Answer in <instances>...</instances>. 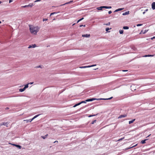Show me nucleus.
Listing matches in <instances>:
<instances>
[{"instance_id": "nucleus-1", "label": "nucleus", "mask_w": 155, "mask_h": 155, "mask_svg": "<svg viewBox=\"0 0 155 155\" xmlns=\"http://www.w3.org/2000/svg\"><path fill=\"white\" fill-rule=\"evenodd\" d=\"M30 30L31 33L36 35L38 32L37 28L32 26H29Z\"/></svg>"}, {"instance_id": "nucleus-2", "label": "nucleus", "mask_w": 155, "mask_h": 155, "mask_svg": "<svg viewBox=\"0 0 155 155\" xmlns=\"http://www.w3.org/2000/svg\"><path fill=\"white\" fill-rule=\"evenodd\" d=\"M34 4L33 3H30L28 5H25L21 6V8H26V7H32L33 5Z\"/></svg>"}, {"instance_id": "nucleus-3", "label": "nucleus", "mask_w": 155, "mask_h": 155, "mask_svg": "<svg viewBox=\"0 0 155 155\" xmlns=\"http://www.w3.org/2000/svg\"><path fill=\"white\" fill-rule=\"evenodd\" d=\"M9 144L12 145L13 146H15L16 147L18 148L19 149H20L21 148V146L18 145H17V144H12V143H9Z\"/></svg>"}, {"instance_id": "nucleus-4", "label": "nucleus", "mask_w": 155, "mask_h": 155, "mask_svg": "<svg viewBox=\"0 0 155 155\" xmlns=\"http://www.w3.org/2000/svg\"><path fill=\"white\" fill-rule=\"evenodd\" d=\"M36 47V45L35 44H33L29 46L28 47V48H34Z\"/></svg>"}, {"instance_id": "nucleus-5", "label": "nucleus", "mask_w": 155, "mask_h": 155, "mask_svg": "<svg viewBox=\"0 0 155 155\" xmlns=\"http://www.w3.org/2000/svg\"><path fill=\"white\" fill-rule=\"evenodd\" d=\"M127 116V115L126 114H123V115H120L119 117L118 118H121L123 117H126Z\"/></svg>"}, {"instance_id": "nucleus-6", "label": "nucleus", "mask_w": 155, "mask_h": 155, "mask_svg": "<svg viewBox=\"0 0 155 155\" xmlns=\"http://www.w3.org/2000/svg\"><path fill=\"white\" fill-rule=\"evenodd\" d=\"M95 98H93L91 99H87L86 100V101L87 102H89V101H93L95 100Z\"/></svg>"}, {"instance_id": "nucleus-7", "label": "nucleus", "mask_w": 155, "mask_h": 155, "mask_svg": "<svg viewBox=\"0 0 155 155\" xmlns=\"http://www.w3.org/2000/svg\"><path fill=\"white\" fill-rule=\"evenodd\" d=\"M90 34H84L82 35L83 37H84L86 38H89L90 37Z\"/></svg>"}, {"instance_id": "nucleus-8", "label": "nucleus", "mask_w": 155, "mask_h": 155, "mask_svg": "<svg viewBox=\"0 0 155 155\" xmlns=\"http://www.w3.org/2000/svg\"><path fill=\"white\" fill-rule=\"evenodd\" d=\"M151 5L152 9L153 10L155 9V4L154 2L152 3Z\"/></svg>"}, {"instance_id": "nucleus-9", "label": "nucleus", "mask_w": 155, "mask_h": 155, "mask_svg": "<svg viewBox=\"0 0 155 155\" xmlns=\"http://www.w3.org/2000/svg\"><path fill=\"white\" fill-rule=\"evenodd\" d=\"M41 114H37L33 118H32L31 120H30L31 121H32L34 119H35V118H36L37 117H38V116H39Z\"/></svg>"}, {"instance_id": "nucleus-10", "label": "nucleus", "mask_w": 155, "mask_h": 155, "mask_svg": "<svg viewBox=\"0 0 155 155\" xmlns=\"http://www.w3.org/2000/svg\"><path fill=\"white\" fill-rule=\"evenodd\" d=\"M103 8H104V6H102L97 8V10H102Z\"/></svg>"}, {"instance_id": "nucleus-11", "label": "nucleus", "mask_w": 155, "mask_h": 155, "mask_svg": "<svg viewBox=\"0 0 155 155\" xmlns=\"http://www.w3.org/2000/svg\"><path fill=\"white\" fill-rule=\"evenodd\" d=\"M2 125L6 126L7 127H8V122H6V123L3 122L2 123Z\"/></svg>"}, {"instance_id": "nucleus-12", "label": "nucleus", "mask_w": 155, "mask_h": 155, "mask_svg": "<svg viewBox=\"0 0 155 155\" xmlns=\"http://www.w3.org/2000/svg\"><path fill=\"white\" fill-rule=\"evenodd\" d=\"M73 0H71V1H70V2H67L64 4H63V5H60V6H62V5H66V4H69L71 2H73Z\"/></svg>"}, {"instance_id": "nucleus-13", "label": "nucleus", "mask_w": 155, "mask_h": 155, "mask_svg": "<svg viewBox=\"0 0 155 155\" xmlns=\"http://www.w3.org/2000/svg\"><path fill=\"white\" fill-rule=\"evenodd\" d=\"M129 14V11H127V12H124L123 13L122 15H128Z\"/></svg>"}, {"instance_id": "nucleus-14", "label": "nucleus", "mask_w": 155, "mask_h": 155, "mask_svg": "<svg viewBox=\"0 0 155 155\" xmlns=\"http://www.w3.org/2000/svg\"><path fill=\"white\" fill-rule=\"evenodd\" d=\"M124 9V8H118L115 11H114V12H118L119 11H121L123 9Z\"/></svg>"}, {"instance_id": "nucleus-15", "label": "nucleus", "mask_w": 155, "mask_h": 155, "mask_svg": "<svg viewBox=\"0 0 155 155\" xmlns=\"http://www.w3.org/2000/svg\"><path fill=\"white\" fill-rule=\"evenodd\" d=\"M148 30H145L144 31V32H143V31H141V32H140V34H145L146 33V32Z\"/></svg>"}, {"instance_id": "nucleus-16", "label": "nucleus", "mask_w": 155, "mask_h": 155, "mask_svg": "<svg viewBox=\"0 0 155 155\" xmlns=\"http://www.w3.org/2000/svg\"><path fill=\"white\" fill-rule=\"evenodd\" d=\"M154 56V55H151V54H148L145 55L144 56V57H153Z\"/></svg>"}, {"instance_id": "nucleus-17", "label": "nucleus", "mask_w": 155, "mask_h": 155, "mask_svg": "<svg viewBox=\"0 0 155 155\" xmlns=\"http://www.w3.org/2000/svg\"><path fill=\"white\" fill-rule=\"evenodd\" d=\"M25 89L24 87L23 88H21V89H19V91L20 92H22L24 91L25 90Z\"/></svg>"}, {"instance_id": "nucleus-18", "label": "nucleus", "mask_w": 155, "mask_h": 155, "mask_svg": "<svg viewBox=\"0 0 155 155\" xmlns=\"http://www.w3.org/2000/svg\"><path fill=\"white\" fill-rule=\"evenodd\" d=\"M135 119H134L131 120H130L129 121V124H130L132 123H133L135 120Z\"/></svg>"}, {"instance_id": "nucleus-19", "label": "nucleus", "mask_w": 155, "mask_h": 155, "mask_svg": "<svg viewBox=\"0 0 155 155\" xmlns=\"http://www.w3.org/2000/svg\"><path fill=\"white\" fill-rule=\"evenodd\" d=\"M147 139H145L143 140H142L141 141V143L142 144H144L146 142L145 141L147 140Z\"/></svg>"}, {"instance_id": "nucleus-20", "label": "nucleus", "mask_w": 155, "mask_h": 155, "mask_svg": "<svg viewBox=\"0 0 155 155\" xmlns=\"http://www.w3.org/2000/svg\"><path fill=\"white\" fill-rule=\"evenodd\" d=\"M59 12H53V13H51V14H50V16H51L52 15H53L54 14H57V13H59Z\"/></svg>"}, {"instance_id": "nucleus-21", "label": "nucleus", "mask_w": 155, "mask_h": 155, "mask_svg": "<svg viewBox=\"0 0 155 155\" xmlns=\"http://www.w3.org/2000/svg\"><path fill=\"white\" fill-rule=\"evenodd\" d=\"M123 28L124 29H129V27L127 26H125L123 27Z\"/></svg>"}, {"instance_id": "nucleus-22", "label": "nucleus", "mask_w": 155, "mask_h": 155, "mask_svg": "<svg viewBox=\"0 0 155 155\" xmlns=\"http://www.w3.org/2000/svg\"><path fill=\"white\" fill-rule=\"evenodd\" d=\"M28 84H26L25 85V87H24V88L26 89V88H28Z\"/></svg>"}, {"instance_id": "nucleus-23", "label": "nucleus", "mask_w": 155, "mask_h": 155, "mask_svg": "<svg viewBox=\"0 0 155 155\" xmlns=\"http://www.w3.org/2000/svg\"><path fill=\"white\" fill-rule=\"evenodd\" d=\"M111 6H104V8L106 9H108V8H111Z\"/></svg>"}, {"instance_id": "nucleus-24", "label": "nucleus", "mask_w": 155, "mask_h": 155, "mask_svg": "<svg viewBox=\"0 0 155 155\" xmlns=\"http://www.w3.org/2000/svg\"><path fill=\"white\" fill-rule=\"evenodd\" d=\"M80 103H78L77 104H76L74 105V106L73 107H75L78 106L80 105Z\"/></svg>"}, {"instance_id": "nucleus-25", "label": "nucleus", "mask_w": 155, "mask_h": 155, "mask_svg": "<svg viewBox=\"0 0 155 155\" xmlns=\"http://www.w3.org/2000/svg\"><path fill=\"white\" fill-rule=\"evenodd\" d=\"M84 19V18H81L80 19H79L77 22V23H78L80 21H81L82 20H83V19Z\"/></svg>"}, {"instance_id": "nucleus-26", "label": "nucleus", "mask_w": 155, "mask_h": 155, "mask_svg": "<svg viewBox=\"0 0 155 155\" xmlns=\"http://www.w3.org/2000/svg\"><path fill=\"white\" fill-rule=\"evenodd\" d=\"M80 68H89V66H82V67H81Z\"/></svg>"}, {"instance_id": "nucleus-27", "label": "nucleus", "mask_w": 155, "mask_h": 155, "mask_svg": "<svg viewBox=\"0 0 155 155\" xmlns=\"http://www.w3.org/2000/svg\"><path fill=\"white\" fill-rule=\"evenodd\" d=\"M123 30H120L119 31V32L120 34H123Z\"/></svg>"}, {"instance_id": "nucleus-28", "label": "nucleus", "mask_w": 155, "mask_h": 155, "mask_svg": "<svg viewBox=\"0 0 155 155\" xmlns=\"http://www.w3.org/2000/svg\"><path fill=\"white\" fill-rule=\"evenodd\" d=\"M86 101H81V102H80V104H82V103H86Z\"/></svg>"}, {"instance_id": "nucleus-29", "label": "nucleus", "mask_w": 155, "mask_h": 155, "mask_svg": "<svg viewBox=\"0 0 155 155\" xmlns=\"http://www.w3.org/2000/svg\"><path fill=\"white\" fill-rule=\"evenodd\" d=\"M96 120H93L91 123V124H94V123H95L96 122Z\"/></svg>"}, {"instance_id": "nucleus-30", "label": "nucleus", "mask_w": 155, "mask_h": 155, "mask_svg": "<svg viewBox=\"0 0 155 155\" xmlns=\"http://www.w3.org/2000/svg\"><path fill=\"white\" fill-rule=\"evenodd\" d=\"M134 146H133L131 147H128V148H126V149H125V150H128V149H130L131 148H132V147H133Z\"/></svg>"}, {"instance_id": "nucleus-31", "label": "nucleus", "mask_w": 155, "mask_h": 155, "mask_svg": "<svg viewBox=\"0 0 155 155\" xmlns=\"http://www.w3.org/2000/svg\"><path fill=\"white\" fill-rule=\"evenodd\" d=\"M97 114H96V115H90V116H88L89 117H93V116H95L96 115H97Z\"/></svg>"}, {"instance_id": "nucleus-32", "label": "nucleus", "mask_w": 155, "mask_h": 155, "mask_svg": "<svg viewBox=\"0 0 155 155\" xmlns=\"http://www.w3.org/2000/svg\"><path fill=\"white\" fill-rule=\"evenodd\" d=\"M31 119H29V120H26V121L27 122H31L32 121H31L30 120H31Z\"/></svg>"}, {"instance_id": "nucleus-33", "label": "nucleus", "mask_w": 155, "mask_h": 155, "mask_svg": "<svg viewBox=\"0 0 155 155\" xmlns=\"http://www.w3.org/2000/svg\"><path fill=\"white\" fill-rule=\"evenodd\" d=\"M95 100L97 101L102 100V98H95Z\"/></svg>"}, {"instance_id": "nucleus-34", "label": "nucleus", "mask_w": 155, "mask_h": 155, "mask_svg": "<svg viewBox=\"0 0 155 155\" xmlns=\"http://www.w3.org/2000/svg\"><path fill=\"white\" fill-rule=\"evenodd\" d=\"M110 29L108 28H107L106 29V31L107 32H108V31Z\"/></svg>"}, {"instance_id": "nucleus-35", "label": "nucleus", "mask_w": 155, "mask_h": 155, "mask_svg": "<svg viewBox=\"0 0 155 155\" xmlns=\"http://www.w3.org/2000/svg\"><path fill=\"white\" fill-rule=\"evenodd\" d=\"M36 68H42L41 67V66H40V65H39V66H37L35 67Z\"/></svg>"}, {"instance_id": "nucleus-36", "label": "nucleus", "mask_w": 155, "mask_h": 155, "mask_svg": "<svg viewBox=\"0 0 155 155\" xmlns=\"http://www.w3.org/2000/svg\"><path fill=\"white\" fill-rule=\"evenodd\" d=\"M41 0H35L34 1V2H40L41 1Z\"/></svg>"}, {"instance_id": "nucleus-37", "label": "nucleus", "mask_w": 155, "mask_h": 155, "mask_svg": "<svg viewBox=\"0 0 155 155\" xmlns=\"http://www.w3.org/2000/svg\"><path fill=\"white\" fill-rule=\"evenodd\" d=\"M142 25V24H138L137 25V26H141Z\"/></svg>"}, {"instance_id": "nucleus-38", "label": "nucleus", "mask_w": 155, "mask_h": 155, "mask_svg": "<svg viewBox=\"0 0 155 155\" xmlns=\"http://www.w3.org/2000/svg\"><path fill=\"white\" fill-rule=\"evenodd\" d=\"M48 20V19L47 18H44L43 19V21H47Z\"/></svg>"}, {"instance_id": "nucleus-39", "label": "nucleus", "mask_w": 155, "mask_h": 155, "mask_svg": "<svg viewBox=\"0 0 155 155\" xmlns=\"http://www.w3.org/2000/svg\"><path fill=\"white\" fill-rule=\"evenodd\" d=\"M96 65H91V66H89V67H93V66H96Z\"/></svg>"}, {"instance_id": "nucleus-40", "label": "nucleus", "mask_w": 155, "mask_h": 155, "mask_svg": "<svg viewBox=\"0 0 155 155\" xmlns=\"http://www.w3.org/2000/svg\"><path fill=\"white\" fill-rule=\"evenodd\" d=\"M42 137L43 139H45L46 138V137L45 136H42Z\"/></svg>"}, {"instance_id": "nucleus-41", "label": "nucleus", "mask_w": 155, "mask_h": 155, "mask_svg": "<svg viewBox=\"0 0 155 155\" xmlns=\"http://www.w3.org/2000/svg\"><path fill=\"white\" fill-rule=\"evenodd\" d=\"M85 25H80V27H83V26L85 27Z\"/></svg>"}, {"instance_id": "nucleus-42", "label": "nucleus", "mask_w": 155, "mask_h": 155, "mask_svg": "<svg viewBox=\"0 0 155 155\" xmlns=\"http://www.w3.org/2000/svg\"><path fill=\"white\" fill-rule=\"evenodd\" d=\"M110 22H108V23L106 24V25H110Z\"/></svg>"}, {"instance_id": "nucleus-43", "label": "nucleus", "mask_w": 155, "mask_h": 155, "mask_svg": "<svg viewBox=\"0 0 155 155\" xmlns=\"http://www.w3.org/2000/svg\"><path fill=\"white\" fill-rule=\"evenodd\" d=\"M113 98V97H111L109 98H107V100H110L112 98Z\"/></svg>"}, {"instance_id": "nucleus-44", "label": "nucleus", "mask_w": 155, "mask_h": 155, "mask_svg": "<svg viewBox=\"0 0 155 155\" xmlns=\"http://www.w3.org/2000/svg\"><path fill=\"white\" fill-rule=\"evenodd\" d=\"M13 1L12 0H9V3H11Z\"/></svg>"}, {"instance_id": "nucleus-45", "label": "nucleus", "mask_w": 155, "mask_h": 155, "mask_svg": "<svg viewBox=\"0 0 155 155\" xmlns=\"http://www.w3.org/2000/svg\"><path fill=\"white\" fill-rule=\"evenodd\" d=\"M112 13V11H110L108 12V14H110Z\"/></svg>"}, {"instance_id": "nucleus-46", "label": "nucleus", "mask_w": 155, "mask_h": 155, "mask_svg": "<svg viewBox=\"0 0 155 155\" xmlns=\"http://www.w3.org/2000/svg\"><path fill=\"white\" fill-rule=\"evenodd\" d=\"M155 36H154V37H153L151 38V39L152 40L153 39H155Z\"/></svg>"}, {"instance_id": "nucleus-47", "label": "nucleus", "mask_w": 155, "mask_h": 155, "mask_svg": "<svg viewBox=\"0 0 155 155\" xmlns=\"http://www.w3.org/2000/svg\"><path fill=\"white\" fill-rule=\"evenodd\" d=\"M102 100H107V98H102Z\"/></svg>"}, {"instance_id": "nucleus-48", "label": "nucleus", "mask_w": 155, "mask_h": 155, "mask_svg": "<svg viewBox=\"0 0 155 155\" xmlns=\"http://www.w3.org/2000/svg\"><path fill=\"white\" fill-rule=\"evenodd\" d=\"M33 83V82H31L29 83L28 84H32Z\"/></svg>"}, {"instance_id": "nucleus-49", "label": "nucleus", "mask_w": 155, "mask_h": 155, "mask_svg": "<svg viewBox=\"0 0 155 155\" xmlns=\"http://www.w3.org/2000/svg\"><path fill=\"white\" fill-rule=\"evenodd\" d=\"M124 138V137H123V138H121V139H120L119 140V141H120V140H122V139H123Z\"/></svg>"}, {"instance_id": "nucleus-50", "label": "nucleus", "mask_w": 155, "mask_h": 155, "mask_svg": "<svg viewBox=\"0 0 155 155\" xmlns=\"http://www.w3.org/2000/svg\"><path fill=\"white\" fill-rule=\"evenodd\" d=\"M122 71H124V72H125V71H127V70H123Z\"/></svg>"}, {"instance_id": "nucleus-51", "label": "nucleus", "mask_w": 155, "mask_h": 155, "mask_svg": "<svg viewBox=\"0 0 155 155\" xmlns=\"http://www.w3.org/2000/svg\"><path fill=\"white\" fill-rule=\"evenodd\" d=\"M2 125V123L0 124V127H1V126Z\"/></svg>"}, {"instance_id": "nucleus-52", "label": "nucleus", "mask_w": 155, "mask_h": 155, "mask_svg": "<svg viewBox=\"0 0 155 155\" xmlns=\"http://www.w3.org/2000/svg\"><path fill=\"white\" fill-rule=\"evenodd\" d=\"M9 109V108L8 107H7L6 108L5 110L8 109Z\"/></svg>"}, {"instance_id": "nucleus-53", "label": "nucleus", "mask_w": 155, "mask_h": 155, "mask_svg": "<svg viewBox=\"0 0 155 155\" xmlns=\"http://www.w3.org/2000/svg\"><path fill=\"white\" fill-rule=\"evenodd\" d=\"M58 142V141H54V143H57V142Z\"/></svg>"}, {"instance_id": "nucleus-54", "label": "nucleus", "mask_w": 155, "mask_h": 155, "mask_svg": "<svg viewBox=\"0 0 155 155\" xmlns=\"http://www.w3.org/2000/svg\"><path fill=\"white\" fill-rule=\"evenodd\" d=\"M150 135V134L149 135H148V136H147L146 138H147V137H149Z\"/></svg>"}, {"instance_id": "nucleus-55", "label": "nucleus", "mask_w": 155, "mask_h": 155, "mask_svg": "<svg viewBox=\"0 0 155 155\" xmlns=\"http://www.w3.org/2000/svg\"><path fill=\"white\" fill-rule=\"evenodd\" d=\"M75 23H74V24H73L72 25H75Z\"/></svg>"}, {"instance_id": "nucleus-56", "label": "nucleus", "mask_w": 155, "mask_h": 155, "mask_svg": "<svg viewBox=\"0 0 155 155\" xmlns=\"http://www.w3.org/2000/svg\"><path fill=\"white\" fill-rule=\"evenodd\" d=\"M48 135V134L46 135L45 136L46 137H47V136Z\"/></svg>"}, {"instance_id": "nucleus-57", "label": "nucleus", "mask_w": 155, "mask_h": 155, "mask_svg": "<svg viewBox=\"0 0 155 155\" xmlns=\"http://www.w3.org/2000/svg\"><path fill=\"white\" fill-rule=\"evenodd\" d=\"M145 12H143V14H145Z\"/></svg>"}, {"instance_id": "nucleus-58", "label": "nucleus", "mask_w": 155, "mask_h": 155, "mask_svg": "<svg viewBox=\"0 0 155 155\" xmlns=\"http://www.w3.org/2000/svg\"><path fill=\"white\" fill-rule=\"evenodd\" d=\"M1 1H0V4H1Z\"/></svg>"}, {"instance_id": "nucleus-59", "label": "nucleus", "mask_w": 155, "mask_h": 155, "mask_svg": "<svg viewBox=\"0 0 155 155\" xmlns=\"http://www.w3.org/2000/svg\"><path fill=\"white\" fill-rule=\"evenodd\" d=\"M1 23V22L0 21V24Z\"/></svg>"}, {"instance_id": "nucleus-60", "label": "nucleus", "mask_w": 155, "mask_h": 155, "mask_svg": "<svg viewBox=\"0 0 155 155\" xmlns=\"http://www.w3.org/2000/svg\"><path fill=\"white\" fill-rule=\"evenodd\" d=\"M154 3L155 4V2H154Z\"/></svg>"}]
</instances>
